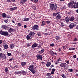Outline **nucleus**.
<instances>
[{"instance_id": "1", "label": "nucleus", "mask_w": 78, "mask_h": 78, "mask_svg": "<svg viewBox=\"0 0 78 78\" xmlns=\"http://www.w3.org/2000/svg\"><path fill=\"white\" fill-rule=\"evenodd\" d=\"M75 2L74 1L71 0L68 4L67 6L68 7H69V8H74L75 9L74 7L75 6Z\"/></svg>"}, {"instance_id": "2", "label": "nucleus", "mask_w": 78, "mask_h": 78, "mask_svg": "<svg viewBox=\"0 0 78 78\" xmlns=\"http://www.w3.org/2000/svg\"><path fill=\"white\" fill-rule=\"evenodd\" d=\"M28 69L29 70L31 71V72L33 74L36 73V69L34 67V65H30Z\"/></svg>"}, {"instance_id": "3", "label": "nucleus", "mask_w": 78, "mask_h": 78, "mask_svg": "<svg viewBox=\"0 0 78 78\" xmlns=\"http://www.w3.org/2000/svg\"><path fill=\"white\" fill-rule=\"evenodd\" d=\"M49 5L50 9L51 11H55L57 9V5H55L54 4L51 3Z\"/></svg>"}, {"instance_id": "4", "label": "nucleus", "mask_w": 78, "mask_h": 78, "mask_svg": "<svg viewBox=\"0 0 78 78\" xmlns=\"http://www.w3.org/2000/svg\"><path fill=\"white\" fill-rule=\"evenodd\" d=\"M0 34H1L2 36H6L8 35L9 33L7 31H4L2 30H1L0 31Z\"/></svg>"}, {"instance_id": "5", "label": "nucleus", "mask_w": 78, "mask_h": 78, "mask_svg": "<svg viewBox=\"0 0 78 78\" xmlns=\"http://www.w3.org/2000/svg\"><path fill=\"white\" fill-rule=\"evenodd\" d=\"M0 59H6V55L4 53H0Z\"/></svg>"}, {"instance_id": "6", "label": "nucleus", "mask_w": 78, "mask_h": 78, "mask_svg": "<svg viewBox=\"0 0 78 78\" xmlns=\"http://www.w3.org/2000/svg\"><path fill=\"white\" fill-rule=\"evenodd\" d=\"M36 58L37 60L38 59H40V60H42V58H43V57L42 55L40 54H37L36 55Z\"/></svg>"}, {"instance_id": "7", "label": "nucleus", "mask_w": 78, "mask_h": 78, "mask_svg": "<svg viewBox=\"0 0 78 78\" xmlns=\"http://www.w3.org/2000/svg\"><path fill=\"white\" fill-rule=\"evenodd\" d=\"M31 28L33 30H39V26L37 25H35L34 26L32 27Z\"/></svg>"}, {"instance_id": "8", "label": "nucleus", "mask_w": 78, "mask_h": 78, "mask_svg": "<svg viewBox=\"0 0 78 78\" xmlns=\"http://www.w3.org/2000/svg\"><path fill=\"white\" fill-rule=\"evenodd\" d=\"M2 28L3 29H4L5 30H8L9 29V27L5 25H2Z\"/></svg>"}, {"instance_id": "9", "label": "nucleus", "mask_w": 78, "mask_h": 78, "mask_svg": "<svg viewBox=\"0 0 78 78\" xmlns=\"http://www.w3.org/2000/svg\"><path fill=\"white\" fill-rule=\"evenodd\" d=\"M60 67H64V68H67V67L66 66V63L63 62L60 64Z\"/></svg>"}, {"instance_id": "10", "label": "nucleus", "mask_w": 78, "mask_h": 78, "mask_svg": "<svg viewBox=\"0 0 78 78\" xmlns=\"http://www.w3.org/2000/svg\"><path fill=\"white\" fill-rule=\"evenodd\" d=\"M34 34H35V33H34V32H32L29 33V35H30V37H31V38L34 37Z\"/></svg>"}, {"instance_id": "11", "label": "nucleus", "mask_w": 78, "mask_h": 78, "mask_svg": "<svg viewBox=\"0 0 78 78\" xmlns=\"http://www.w3.org/2000/svg\"><path fill=\"white\" fill-rule=\"evenodd\" d=\"M63 20H65L66 21V23L69 22V21H70L69 17L67 16L66 17H65V19H63Z\"/></svg>"}, {"instance_id": "12", "label": "nucleus", "mask_w": 78, "mask_h": 78, "mask_svg": "<svg viewBox=\"0 0 78 78\" xmlns=\"http://www.w3.org/2000/svg\"><path fill=\"white\" fill-rule=\"evenodd\" d=\"M27 1V0H20V5H24V4L26 3Z\"/></svg>"}, {"instance_id": "13", "label": "nucleus", "mask_w": 78, "mask_h": 78, "mask_svg": "<svg viewBox=\"0 0 78 78\" xmlns=\"http://www.w3.org/2000/svg\"><path fill=\"white\" fill-rule=\"evenodd\" d=\"M13 32H14L15 31L14 30V29L12 28H9L8 31V33H12V32H13Z\"/></svg>"}, {"instance_id": "14", "label": "nucleus", "mask_w": 78, "mask_h": 78, "mask_svg": "<svg viewBox=\"0 0 78 78\" xmlns=\"http://www.w3.org/2000/svg\"><path fill=\"white\" fill-rule=\"evenodd\" d=\"M50 53L52 56H54L55 55L56 56H57V53L56 52H54L53 51H50Z\"/></svg>"}, {"instance_id": "15", "label": "nucleus", "mask_w": 78, "mask_h": 78, "mask_svg": "<svg viewBox=\"0 0 78 78\" xmlns=\"http://www.w3.org/2000/svg\"><path fill=\"white\" fill-rule=\"evenodd\" d=\"M17 9V7H15L13 8H10L9 10L11 11H14L16 10V9Z\"/></svg>"}, {"instance_id": "16", "label": "nucleus", "mask_w": 78, "mask_h": 78, "mask_svg": "<svg viewBox=\"0 0 78 78\" xmlns=\"http://www.w3.org/2000/svg\"><path fill=\"white\" fill-rule=\"evenodd\" d=\"M74 27H75V24L74 23H71L69 25V27L71 29L73 28Z\"/></svg>"}, {"instance_id": "17", "label": "nucleus", "mask_w": 78, "mask_h": 78, "mask_svg": "<svg viewBox=\"0 0 78 78\" xmlns=\"http://www.w3.org/2000/svg\"><path fill=\"white\" fill-rule=\"evenodd\" d=\"M15 47V45L14 44H12L10 45L9 47L11 49H12Z\"/></svg>"}, {"instance_id": "18", "label": "nucleus", "mask_w": 78, "mask_h": 78, "mask_svg": "<svg viewBox=\"0 0 78 78\" xmlns=\"http://www.w3.org/2000/svg\"><path fill=\"white\" fill-rule=\"evenodd\" d=\"M74 18L75 17H74V16L69 17V21H70L71 22H73V21L74 20Z\"/></svg>"}, {"instance_id": "19", "label": "nucleus", "mask_w": 78, "mask_h": 78, "mask_svg": "<svg viewBox=\"0 0 78 78\" xmlns=\"http://www.w3.org/2000/svg\"><path fill=\"white\" fill-rule=\"evenodd\" d=\"M37 45H38L36 43H34L32 45V48H35V47H37Z\"/></svg>"}, {"instance_id": "20", "label": "nucleus", "mask_w": 78, "mask_h": 78, "mask_svg": "<svg viewBox=\"0 0 78 78\" xmlns=\"http://www.w3.org/2000/svg\"><path fill=\"white\" fill-rule=\"evenodd\" d=\"M29 20H30V18H24L23 21L24 22H28Z\"/></svg>"}, {"instance_id": "21", "label": "nucleus", "mask_w": 78, "mask_h": 78, "mask_svg": "<svg viewBox=\"0 0 78 78\" xmlns=\"http://www.w3.org/2000/svg\"><path fill=\"white\" fill-rule=\"evenodd\" d=\"M44 51H45V49H43L41 51H39L38 52V53H39V54H42V53H43L44 52Z\"/></svg>"}, {"instance_id": "22", "label": "nucleus", "mask_w": 78, "mask_h": 78, "mask_svg": "<svg viewBox=\"0 0 78 78\" xmlns=\"http://www.w3.org/2000/svg\"><path fill=\"white\" fill-rule=\"evenodd\" d=\"M23 74L24 75H25L27 74V73L26 71H24V70L21 71V74Z\"/></svg>"}, {"instance_id": "23", "label": "nucleus", "mask_w": 78, "mask_h": 78, "mask_svg": "<svg viewBox=\"0 0 78 78\" xmlns=\"http://www.w3.org/2000/svg\"><path fill=\"white\" fill-rule=\"evenodd\" d=\"M26 62H23L21 63V65L22 66H26Z\"/></svg>"}, {"instance_id": "24", "label": "nucleus", "mask_w": 78, "mask_h": 78, "mask_svg": "<svg viewBox=\"0 0 78 78\" xmlns=\"http://www.w3.org/2000/svg\"><path fill=\"white\" fill-rule=\"evenodd\" d=\"M51 66V62H48L46 64L47 67H49V66Z\"/></svg>"}, {"instance_id": "25", "label": "nucleus", "mask_w": 78, "mask_h": 78, "mask_svg": "<svg viewBox=\"0 0 78 78\" xmlns=\"http://www.w3.org/2000/svg\"><path fill=\"white\" fill-rule=\"evenodd\" d=\"M27 39V40H30L31 39V37H30V35L29 34L27 35L26 37Z\"/></svg>"}, {"instance_id": "26", "label": "nucleus", "mask_w": 78, "mask_h": 78, "mask_svg": "<svg viewBox=\"0 0 78 78\" xmlns=\"http://www.w3.org/2000/svg\"><path fill=\"white\" fill-rule=\"evenodd\" d=\"M6 14L5 13H3L2 15V16L3 18H5L6 17Z\"/></svg>"}, {"instance_id": "27", "label": "nucleus", "mask_w": 78, "mask_h": 78, "mask_svg": "<svg viewBox=\"0 0 78 78\" xmlns=\"http://www.w3.org/2000/svg\"><path fill=\"white\" fill-rule=\"evenodd\" d=\"M56 18L59 19L61 18V16H60V15L59 13L56 16Z\"/></svg>"}, {"instance_id": "28", "label": "nucleus", "mask_w": 78, "mask_h": 78, "mask_svg": "<svg viewBox=\"0 0 78 78\" xmlns=\"http://www.w3.org/2000/svg\"><path fill=\"white\" fill-rule=\"evenodd\" d=\"M16 74H19L20 75V74H21V71H18V72H14Z\"/></svg>"}, {"instance_id": "29", "label": "nucleus", "mask_w": 78, "mask_h": 78, "mask_svg": "<svg viewBox=\"0 0 78 78\" xmlns=\"http://www.w3.org/2000/svg\"><path fill=\"white\" fill-rule=\"evenodd\" d=\"M4 48L5 49H7L8 48V45L7 44L4 45Z\"/></svg>"}, {"instance_id": "30", "label": "nucleus", "mask_w": 78, "mask_h": 78, "mask_svg": "<svg viewBox=\"0 0 78 78\" xmlns=\"http://www.w3.org/2000/svg\"><path fill=\"white\" fill-rule=\"evenodd\" d=\"M68 72H73V70L72 69H68Z\"/></svg>"}, {"instance_id": "31", "label": "nucleus", "mask_w": 78, "mask_h": 78, "mask_svg": "<svg viewBox=\"0 0 78 78\" xmlns=\"http://www.w3.org/2000/svg\"><path fill=\"white\" fill-rule=\"evenodd\" d=\"M55 39H56V40H59L60 39V37L59 36H56L55 37Z\"/></svg>"}, {"instance_id": "32", "label": "nucleus", "mask_w": 78, "mask_h": 78, "mask_svg": "<svg viewBox=\"0 0 78 78\" xmlns=\"http://www.w3.org/2000/svg\"><path fill=\"white\" fill-rule=\"evenodd\" d=\"M45 25V22L43 21L42 22V23L41 24V26H44V25Z\"/></svg>"}, {"instance_id": "33", "label": "nucleus", "mask_w": 78, "mask_h": 78, "mask_svg": "<svg viewBox=\"0 0 78 78\" xmlns=\"http://www.w3.org/2000/svg\"><path fill=\"white\" fill-rule=\"evenodd\" d=\"M65 25L64 23H63L62 22L60 24V26L62 27H64Z\"/></svg>"}, {"instance_id": "34", "label": "nucleus", "mask_w": 78, "mask_h": 78, "mask_svg": "<svg viewBox=\"0 0 78 78\" xmlns=\"http://www.w3.org/2000/svg\"><path fill=\"white\" fill-rule=\"evenodd\" d=\"M53 16H56L58 14V13H53Z\"/></svg>"}, {"instance_id": "35", "label": "nucleus", "mask_w": 78, "mask_h": 78, "mask_svg": "<svg viewBox=\"0 0 78 78\" xmlns=\"http://www.w3.org/2000/svg\"><path fill=\"white\" fill-rule=\"evenodd\" d=\"M37 35L38 36H41V33L39 32H37Z\"/></svg>"}, {"instance_id": "36", "label": "nucleus", "mask_w": 78, "mask_h": 78, "mask_svg": "<svg viewBox=\"0 0 78 78\" xmlns=\"http://www.w3.org/2000/svg\"><path fill=\"white\" fill-rule=\"evenodd\" d=\"M4 21L5 22V23H8V19H5L4 20Z\"/></svg>"}, {"instance_id": "37", "label": "nucleus", "mask_w": 78, "mask_h": 78, "mask_svg": "<svg viewBox=\"0 0 78 78\" xmlns=\"http://www.w3.org/2000/svg\"><path fill=\"white\" fill-rule=\"evenodd\" d=\"M61 76H62V78H65V77H66V75H65L64 74H62Z\"/></svg>"}, {"instance_id": "38", "label": "nucleus", "mask_w": 78, "mask_h": 78, "mask_svg": "<svg viewBox=\"0 0 78 78\" xmlns=\"http://www.w3.org/2000/svg\"><path fill=\"white\" fill-rule=\"evenodd\" d=\"M47 76H51V74L50 73H47Z\"/></svg>"}, {"instance_id": "39", "label": "nucleus", "mask_w": 78, "mask_h": 78, "mask_svg": "<svg viewBox=\"0 0 78 78\" xmlns=\"http://www.w3.org/2000/svg\"><path fill=\"white\" fill-rule=\"evenodd\" d=\"M50 46H51V47H53L54 46V44H50Z\"/></svg>"}, {"instance_id": "40", "label": "nucleus", "mask_w": 78, "mask_h": 78, "mask_svg": "<svg viewBox=\"0 0 78 78\" xmlns=\"http://www.w3.org/2000/svg\"><path fill=\"white\" fill-rule=\"evenodd\" d=\"M6 17L7 18H11V16H10V15H6Z\"/></svg>"}, {"instance_id": "41", "label": "nucleus", "mask_w": 78, "mask_h": 78, "mask_svg": "<svg viewBox=\"0 0 78 78\" xmlns=\"http://www.w3.org/2000/svg\"><path fill=\"white\" fill-rule=\"evenodd\" d=\"M14 58H12L9 59V61H14Z\"/></svg>"}, {"instance_id": "42", "label": "nucleus", "mask_w": 78, "mask_h": 78, "mask_svg": "<svg viewBox=\"0 0 78 78\" xmlns=\"http://www.w3.org/2000/svg\"><path fill=\"white\" fill-rule=\"evenodd\" d=\"M77 41V38H75L74 39V40H73V41H74V42H75V41Z\"/></svg>"}, {"instance_id": "43", "label": "nucleus", "mask_w": 78, "mask_h": 78, "mask_svg": "<svg viewBox=\"0 0 78 78\" xmlns=\"http://www.w3.org/2000/svg\"><path fill=\"white\" fill-rule=\"evenodd\" d=\"M8 69L7 68H5V72H6L7 73V72H8Z\"/></svg>"}, {"instance_id": "44", "label": "nucleus", "mask_w": 78, "mask_h": 78, "mask_svg": "<svg viewBox=\"0 0 78 78\" xmlns=\"http://www.w3.org/2000/svg\"><path fill=\"white\" fill-rule=\"evenodd\" d=\"M7 54L9 56H10L11 55V54L10 53H7Z\"/></svg>"}, {"instance_id": "45", "label": "nucleus", "mask_w": 78, "mask_h": 78, "mask_svg": "<svg viewBox=\"0 0 78 78\" xmlns=\"http://www.w3.org/2000/svg\"><path fill=\"white\" fill-rule=\"evenodd\" d=\"M7 0V2H11L12 1V0Z\"/></svg>"}, {"instance_id": "46", "label": "nucleus", "mask_w": 78, "mask_h": 78, "mask_svg": "<svg viewBox=\"0 0 78 78\" xmlns=\"http://www.w3.org/2000/svg\"><path fill=\"white\" fill-rule=\"evenodd\" d=\"M62 61V60H61V58H59V59H58V60H57V61Z\"/></svg>"}, {"instance_id": "47", "label": "nucleus", "mask_w": 78, "mask_h": 78, "mask_svg": "<svg viewBox=\"0 0 78 78\" xmlns=\"http://www.w3.org/2000/svg\"><path fill=\"white\" fill-rule=\"evenodd\" d=\"M46 22H47V23L48 24V23H50V22H51V21H46Z\"/></svg>"}, {"instance_id": "48", "label": "nucleus", "mask_w": 78, "mask_h": 78, "mask_svg": "<svg viewBox=\"0 0 78 78\" xmlns=\"http://www.w3.org/2000/svg\"><path fill=\"white\" fill-rule=\"evenodd\" d=\"M56 70L55 69L53 68L52 69V71L53 72H55Z\"/></svg>"}, {"instance_id": "49", "label": "nucleus", "mask_w": 78, "mask_h": 78, "mask_svg": "<svg viewBox=\"0 0 78 78\" xmlns=\"http://www.w3.org/2000/svg\"><path fill=\"white\" fill-rule=\"evenodd\" d=\"M66 62L67 63V64H69V60H66Z\"/></svg>"}, {"instance_id": "50", "label": "nucleus", "mask_w": 78, "mask_h": 78, "mask_svg": "<svg viewBox=\"0 0 78 78\" xmlns=\"http://www.w3.org/2000/svg\"><path fill=\"white\" fill-rule=\"evenodd\" d=\"M18 26H22V23H19L18 24Z\"/></svg>"}, {"instance_id": "51", "label": "nucleus", "mask_w": 78, "mask_h": 78, "mask_svg": "<svg viewBox=\"0 0 78 78\" xmlns=\"http://www.w3.org/2000/svg\"><path fill=\"white\" fill-rule=\"evenodd\" d=\"M38 2V0H35V1H34V3H37Z\"/></svg>"}, {"instance_id": "52", "label": "nucleus", "mask_w": 78, "mask_h": 78, "mask_svg": "<svg viewBox=\"0 0 78 78\" xmlns=\"http://www.w3.org/2000/svg\"><path fill=\"white\" fill-rule=\"evenodd\" d=\"M18 67V66L17 65H16L14 66V68H17Z\"/></svg>"}, {"instance_id": "53", "label": "nucleus", "mask_w": 78, "mask_h": 78, "mask_svg": "<svg viewBox=\"0 0 78 78\" xmlns=\"http://www.w3.org/2000/svg\"><path fill=\"white\" fill-rule=\"evenodd\" d=\"M73 58H76V55H74L73 56Z\"/></svg>"}, {"instance_id": "54", "label": "nucleus", "mask_w": 78, "mask_h": 78, "mask_svg": "<svg viewBox=\"0 0 78 78\" xmlns=\"http://www.w3.org/2000/svg\"><path fill=\"white\" fill-rule=\"evenodd\" d=\"M54 72H53V71H52L51 72V75H53V74H54Z\"/></svg>"}, {"instance_id": "55", "label": "nucleus", "mask_w": 78, "mask_h": 78, "mask_svg": "<svg viewBox=\"0 0 78 78\" xmlns=\"http://www.w3.org/2000/svg\"><path fill=\"white\" fill-rule=\"evenodd\" d=\"M42 46V44H40L39 45V47H41Z\"/></svg>"}, {"instance_id": "56", "label": "nucleus", "mask_w": 78, "mask_h": 78, "mask_svg": "<svg viewBox=\"0 0 78 78\" xmlns=\"http://www.w3.org/2000/svg\"><path fill=\"white\" fill-rule=\"evenodd\" d=\"M63 49H66V46H63Z\"/></svg>"}, {"instance_id": "57", "label": "nucleus", "mask_w": 78, "mask_h": 78, "mask_svg": "<svg viewBox=\"0 0 78 78\" xmlns=\"http://www.w3.org/2000/svg\"><path fill=\"white\" fill-rule=\"evenodd\" d=\"M75 50V48H71V50Z\"/></svg>"}, {"instance_id": "58", "label": "nucleus", "mask_w": 78, "mask_h": 78, "mask_svg": "<svg viewBox=\"0 0 78 78\" xmlns=\"http://www.w3.org/2000/svg\"><path fill=\"white\" fill-rule=\"evenodd\" d=\"M27 47H30V45L29 44H27Z\"/></svg>"}, {"instance_id": "59", "label": "nucleus", "mask_w": 78, "mask_h": 78, "mask_svg": "<svg viewBox=\"0 0 78 78\" xmlns=\"http://www.w3.org/2000/svg\"><path fill=\"white\" fill-rule=\"evenodd\" d=\"M2 43V40H0V44H1Z\"/></svg>"}, {"instance_id": "60", "label": "nucleus", "mask_w": 78, "mask_h": 78, "mask_svg": "<svg viewBox=\"0 0 78 78\" xmlns=\"http://www.w3.org/2000/svg\"><path fill=\"white\" fill-rule=\"evenodd\" d=\"M76 12L78 13V9H76Z\"/></svg>"}, {"instance_id": "61", "label": "nucleus", "mask_w": 78, "mask_h": 78, "mask_svg": "<svg viewBox=\"0 0 78 78\" xmlns=\"http://www.w3.org/2000/svg\"><path fill=\"white\" fill-rule=\"evenodd\" d=\"M61 55H65V54L64 53H61Z\"/></svg>"}, {"instance_id": "62", "label": "nucleus", "mask_w": 78, "mask_h": 78, "mask_svg": "<svg viewBox=\"0 0 78 78\" xmlns=\"http://www.w3.org/2000/svg\"><path fill=\"white\" fill-rule=\"evenodd\" d=\"M22 57H24L25 56V55L24 54H23L22 55Z\"/></svg>"}, {"instance_id": "63", "label": "nucleus", "mask_w": 78, "mask_h": 78, "mask_svg": "<svg viewBox=\"0 0 78 78\" xmlns=\"http://www.w3.org/2000/svg\"><path fill=\"white\" fill-rule=\"evenodd\" d=\"M24 27L25 28H27V25H25L24 26Z\"/></svg>"}, {"instance_id": "64", "label": "nucleus", "mask_w": 78, "mask_h": 78, "mask_svg": "<svg viewBox=\"0 0 78 78\" xmlns=\"http://www.w3.org/2000/svg\"><path fill=\"white\" fill-rule=\"evenodd\" d=\"M48 78H53V77L51 76H49V77Z\"/></svg>"}]
</instances>
